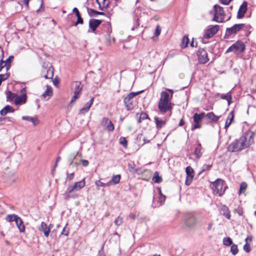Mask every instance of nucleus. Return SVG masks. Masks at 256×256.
I'll return each mask as SVG.
<instances>
[{"mask_svg": "<svg viewBox=\"0 0 256 256\" xmlns=\"http://www.w3.org/2000/svg\"><path fill=\"white\" fill-rule=\"evenodd\" d=\"M254 142L253 133L248 132L242 135L239 139L236 140L228 147L230 152H236L244 149Z\"/></svg>", "mask_w": 256, "mask_h": 256, "instance_id": "obj_1", "label": "nucleus"}, {"mask_svg": "<svg viewBox=\"0 0 256 256\" xmlns=\"http://www.w3.org/2000/svg\"><path fill=\"white\" fill-rule=\"evenodd\" d=\"M171 99L167 92H161L158 104V108L161 112L166 113L172 110L174 104L171 102Z\"/></svg>", "mask_w": 256, "mask_h": 256, "instance_id": "obj_2", "label": "nucleus"}, {"mask_svg": "<svg viewBox=\"0 0 256 256\" xmlns=\"http://www.w3.org/2000/svg\"><path fill=\"white\" fill-rule=\"evenodd\" d=\"M245 48L244 44L242 42L238 41L226 50V53L234 52L236 54H239L243 52Z\"/></svg>", "mask_w": 256, "mask_h": 256, "instance_id": "obj_3", "label": "nucleus"}, {"mask_svg": "<svg viewBox=\"0 0 256 256\" xmlns=\"http://www.w3.org/2000/svg\"><path fill=\"white\" fill-rule=\"evenodd\" d=\"M214 8V17L213 20L218 22H222L224 19V12L223 8L218 5H215Z\"/></svg>", "mask_w": 256, "mask_h": 256, "instance_id": "obj_4", "label": "nucleus"}, {"mask_svg": "<svg viewBox=\"0 0 256 256\" xmlns=\"http://www.w3.org/2000/svg\"><path fill=\"white\" fill-rule=\"evenodd\" d=\"M85 185V178H84L81 181L74 182L72 186H69L66 190V193L68 195L66 196V199L68 198L69 194H71L74 191H78L81 190L82 188L84 187Z\"/></svg>", "mask_w": 256, "mask_h": 256, "instance_id": "obj_5", "label": "nucleus"}, {"mask_svg": "<svg viewBox=\"0 0 256 256\" xmlns=\"http://www.w3.org/2000/svg\"><path fill=\"white\" fill-rule=\"evenodd\" d=\"M224 181L221 179H217L215 182L212 183V188L215 194H218L220 196L222 195L224 190H222Z\"/></svg>", "mask_w": 256, "mask_h": 256, "instance_id": "obj_6", "label": "nucleus"}, {"mask_svg": "<svg viewBox=\"0 0 256 256\" xmlns=\"http://www.w3.org/2000/svg\"><path fill=\"white\" fill-rule=\"evenodd\" d=\"M204 116L205 113L204 112L199 114L198 113L194 114L193 116L194 124L192 126V130L201 128L202 125L200 122Z\"/></svg>", "mask_w": 256, "mask_h": 256, "instance_id": "obj_7", "label": "nucleus"}, {"mask_svg": "<svg viewBox=\"0 0 256 256\" xmlns=\"http://www.w3.org/2000/svg\"><path fill=\"white\" fill-rule=\"evenodd\" d=\"M140 92H130L127 96L124 98V102L128 110H132L134 108L132 98L140 94Z\"/></svg>", "mask_w": 256, "mask_h": 256, "instance_id": "obj_8", "label": "nucleus"}, {"mask_svg": "<svg viewBox=\"0 0 256 256\" xmlns=\"http://www.w3.org/2000/svg\"><path fill=\"white\" fill-rule=\"evenodd\" d=\"M244 26V24H236L230 28H227L226 30V34L227 36H230L236 34L240 31Z\"/></svg>", "mask_w": 256, "mask_h": 256, "instance_id": "obj_9", "label": "nucleus"}, {"mask_svg": "<svg viewBox=\"0 0 256 256\" xmlns=\"http://www.w3.org/2000/svg\"><path fill=\"white\" fill-rule=\"evenodd\" d=\"M219 26L215 25L210 28L207 29L204 32V38L206 39L210 38L212 37L218 30Z\"/></svg>", "mask_w": 256, "mask_h": 256, "instance_id": "obj_10", "label": "nucleus"}, {"mask_svg": "<svg viewBox=\"0 0 256 256\" xmlns=\"http://www.w3.org/2000/svg\"><path fill=\"white\" fill-rule=\"evenodd\" d=\"M21 93L22 94L20 96L16 94V98L14 99V103L16 105L24 104L26 102L27 96L25 88L21 90Z\"/></svg>", "mask_w": 256, "mask_h": 256, "instance_id": "obj_11", "label": "nucleus"}, {"mask_svg": "<svg viewBox=\"0 0 256 256\" xmlns=\"http://www.w3.org/2000/svg\"><path fill=\"white\" fill-rule=\"evenodd\" d=\"M198 56L200 63L204 64L207 62L209 59L208 54L204 49H200L198 52Z\"/></svg>", "mask_w": 256, "mask_h": 256, "instance_id": "obj_12", "label": "nucleus"}, {"mask_svg": "<svg viewBox=\"0 0 256 256\" xmlns=\"http://www.w3.org/2000/svg\"><path fill=\"white\" fill-rule=\"evenodd\" d=\"M100 124L103 127L106 126V130L108 132H112L114 130V126L112 122L107 118H103Z\"/></svg>", "mask_w": 256, "mask_h": 256, "instance_id": "obj_13", "label": "nucleus"}, {"mask_svg": "<svg viewBox=\"0 0 256 256\" xmlns=\"http://www.w3.org/2000/svg\"><path fill=\"white\" fill-rule=\"evenodd\" d=\"M196 224V218L193 215L188 214L186 216L184 222L186 226L188 228H191L195 226Z\"/></svg>", "mask_w": 256, "mask_h": 256, "instance_id": "obj_14", "label": "nucleus"}, {"mask_svg": "<svg viewBox=\"0 0 256 256\" xmlns=\"http://www.w3.org/2000/svg\"><path fill=\"white\" fill-rule=\"evenodd\" d=\"M94 100V98L92 97L86 103V105L80 110L79 114L83 115L88 112L92 106Z\"/></svg>", "mask_w": 256, "mask_h": 256, "instance_id": "obj_15", "label": "nucleus"}, {"mask_svg": "<svg viewBox=\"0 0 256 256\" xmlns=\"http://www.w3.org/2000/svg\"><path fill=\"white\" fill-rule=\"evenodd\" d=\"M102 21L98 20L92 19L89 22V26L93 32H95L96 28L100 24Z\"/></svg>", "mask_w": 256, "mask_h": 256, "instance_id": "obj_16", "label": "nucleus"}, {"mask_svg": "<svg viewBox=\"0 0 256 256\" xmlns=\"http://www.w3.org/2000/svg\"><path fill=\"white\" fill-rule=\"evenodd\" d=\"M39 231L42 232L46 237H48L50 234V229L48 228L47 224L42 222L40 225L38 227Z\"/></svg>", "mask_w": 256, "mask_h": 256, "instance_id": "obj_17", "label": "nucleus"}, {"mask_svg": "<svg viewBox=\"0 0 256 256\" xmlns=\"http://www.w3.org/2000/svg\"><path fill=\"white\" fill-rule=\"evenodd\" d=\"M247 2H244L240 6L238 12V18H240L244 16L247 10Z\"/></svg>", "mask_w": 256, "mask_h": 256, "instance_id": "obj_18", "label": "nucleus"}, {"mask_svg": "<svg viewBox=\"0 0 256 256\" xmlns=\"http://www.w3.org/2000/svg\"><path fill=\"white\" fill-rule=\"evenodd\" d=\"M72 90L74 92H77L78 93L82 94V86L80 82H74L72 84Z\"/></svg>", "mask_w": 256, "mask_h": 256, "instance_id": "obj_19", "label": "nucleus"}, {"mask_svg": "<svg viewBox=\"0 0 256 256\" xmlns=\"http://www.w3.org/2000/svg\"><path fill=\"white\" fill-rule=\"evenodd\" d=\"M205 116L208 119L210 120V122L216 123L220 117L219 116H217L213 112H210L206 114H205Z\"/></svg>", "mask_w": 256, "mask_h": 256, "instance_id": "obj_20", "label": "nucleus"}, {"mask_svg": "<svg viewBox=\"0 0 256 256\" xmlns=\"http://www.w3.org/2000/svg\"><path fill=\"white\" fill-rule=\"evenodd\" d=\"M15 222L20 232H25V226L22 218L19 216Z\"/></svg>", "mask_w": 256, "mask_h": 256, "instance_id": "obj_21", "label": "nucleus"}, {"mask_svg": "<svg viewBox=\"0 0 256 256\" xmlns=\"http://www.w3.org/2000/svg\"><path fill=\"white\" fill-rule=\"evenodd\" d=\"M52 95V90L50 86H47L46 90L44 92L42 96L44 99L46 100H48L50 97Z\"/></svg>", "mask_w": 256, "mask_h": 256, "instance_id": "obj_22", "label": "nucleus"}, {"mask_svg": "<svg viewBox=\"0 0 256 256\" xmlns=\"http://www.w3.org/2000/svg\"><path fill=\"white\" fill-rule=\"evenodd\" d=\"M220 212L226 218L230 220V212L228 208L226 206H222L220 207Z\"/></svg>", "mask_w": 256, "mask_h": 256, "instance_id": "obj_23", "label": "nucleus"}, {"mask_svg": "<svg viewBox=\"0 0 256 256\" xmlns=\"http://www.w3.org/2000/svg\"><path fill=\"white\" fill-rule=\"evenodd\" d=\"M234 118V113L233 112H230L227 118V120L226 122L224 128L227 129L231 124Z\"/></svg>", "mask_w": 256, "mask_h": 256, "instance_id": "obj_24", "label": "nucleus"}, {"mask_svg": "<svg viewBox=\"0 0 256 256\" xmlns=\"http://www.w3.org/2000/svg\"><path fill=\"white\" fill-rule=\"evenodd\" d=\"M121 176L120 174L114 176L112 179L108 182V186L116 185L118 184L120 180Z\"/></svg>", "mask_w": 256, "mask_h": 256, "instance_id": "obj_25", "label": "nucleus"}, {"mask_svg": "<svg viewBox=\"0 0 256 256\" xmlns=\"http://www.w3.org/2000/svg\"><path fill=\"white\" fill-rule=\"evenodd\" d=\"M14 110L10 106H6L4 107L0 111V114L2 116H5L8 112H14Z\"/></svg>", "mask_w": 256, "mask_h": 256, "instance_id": "obj_26", "label": "nucleus"}, {"mask_svg": "<svg viewBox=\"0 0 256 256\" xmlns=\"http://www.w3.org/2000/svg\"><path fill=\"white\" fill-rule=\"evenodd\" d=\"M22 118L23 120L32 122L34 126H36L39 123L38 120L36 118H32L29 116H23Z\"/></svg>", "mask_w": 256, "mask_h": 256, "instance_id": "obj_27", "label": "nucleus"}, {"mask_svg": "<svg viewBox=\"0 0 256 256\" xmlns=\"http://www.w3.org/2000/svg\"><path fill=\"white\" fill-rule=\"evenodd\" d=\"M46 72V74H44V77L46 79H50L52 78L53 77V70L51 68H49L48 69L45 68L44 71L43 73H45Z\"/></svg>", "mask_w": 256, "mask_h": 256, "instance_id": "obj_28", "label": "nucleus"}, {"mask_svg": "<svg viewBox=\"0 0 256 256\" xmlns=\"http://www.w3.org/2000/svg\"><path fill=\"white\" fill-rule=\"evenodd\" d=\"M154 120L156 122V124L158 129H160L162 127L165 126L166 121L162 120H159V118L155 116L154 118Z\"/></svg>", "mask_w": 256, "mask_h": 256, "instance_id": "obj_29", "label": "nucleus"}, {"mask_svg": "<svg viewBox=\"0 0 256 256\" xmlns=\"http://www.w3.org/2000/svg\"><path fill=\"white\" fill-rule=\"evenodd\" d=\"M19 216L15 214H8L6 217V220L8 222H16Z\"/></svg>", "mask_w": 256, "mask_h": 256, "instance_id": "obj_30", "label": "nucleus"}, {"mask_svg": "<svg viewBox=\"0 0 256 256\" xmlns=\"http://www.w3.org/2000/svg\"><path fill=\"white\" fill-rule=\"evenodd\" d=\"M78 152H76L72 154L70 157V165L72 166H76L78 165V164L77 162H73V159L78 154Z\"/></svg>", "mask_w": 256, "mask_h": 256, "instance_id": "obj_31", "label": "nucleus"}, {"mask_svg": "<svg viewBox=\"0 0 256 256\" xmlns=\"http://www.w3.org/2000/svg\"><path fill=\"white\" fill-rule=\"evenodd\" d=\"M201 145L200 144L198 146L195 148L194 154L196 156L199 158L202 156V152H201Z\"/></svg>", "mask_w": 256, "mask_h": 256, "instance_id": "obj_32", "label": "nucleus"}, {"mask_svg": "<svg viewBox=\"0 0 256 256\" xmlns=\"http://www.w3.org/2000/svg\"><path fill=\"white\" fill-rule=\"evenodd\" d=\"M220 97L222 99L226 100L228 101V105H230V101L232 100V95H231V93L230 92H228L227 94H222Z\"/></svg>", "mask_w": 256, "mask_h": 256, "instance_id": "obj_33", "label": "nucleus"}, {"mask_svg": "<svg viewBox=\"0 0 256 256\" xmlns=\"http://www.w3.org/2000/svg\"><path fill=\"white\" fill-rule=\"evenodd\" d=\"M152 180L156 183H160L162 182V178L159 176L158 172H154Z\"/></svg>", "mask_w": 256, "mask_h": 256, "instance_id": "obj_34", "label": "nucleus"}, {"mask_svg": "<svg viewBox=\"0 0 256 256\" xmlns=\"http://www.w3.org/2000/svg\"><path fill=\"white\" fill-rule=\"evenodd\" d=\"M188 43L189 39L188 38V36H184L182 40L181 47L182 48H186L188 46Z\"/></svg>", "mask_w": 256, "mask_h": 256, "instance_id": "obj_35", "label": "nucleus"}, {"mask_svg": "<svg viewBox=\"0 0 256 256\" xmlns=\"http://www.w3.org/2000/svg\"><path fill=\"white\" fill-rule=\"evenodd\" d=\"M6 98L8 100H14L16 98V94L10 91H8L6 93Z\"/></svg>", "mask_w": 256, "mask_h": 256, "instance_id": "obj_36", "label": "nucleus"}, {"mask_svg": "<svg viewBox=\"0 0 256 256\" xmlns=\"http://www.w3.org/2000/svg\"><path fill=\"white\" fill-rule=\"evenodd\" d=\"M223 244L225 246H230L232 244V240L230 237H226L223 239Z\"/></svg>", "mask_w": 256, "mask_h": 256, "instance_id": "obj_37", "label": "nucleus"}, {"mask_svg": "<svg viewBox=\"0 0 256 256\" xmlns=\"http://www.w3.org/2000/svg\"><path fill=\"white\" fill-rule=\"evenodd\" d=\"M186 176H194V171L191 166H187L186 168Z\"/></svg>", "mask_w": 256, "mask_h": 256, "instance_id": "obj_38", "label": "nucleus"}, {"mask_svg": "<svg viewBox=\"0 0 256 256\" xmlns=\"http://www.w3.org/2000/svg\"><path fill=\"white\" fill-rule=\"evenodd\" d=\"M7 62H4V60H2L0 61V71L6 68V70H8L9 69V66L8 64L6 63Z\"/></svg>", "mask_w": 256, "mask_h": 256, "instance_id": "obj_39", "label": "nucleus"}, {"mask_svg": "<svg viewBox=\"0 0 256 256\" xmlns=\"http://www.w3.org/2000/svg\"><path fill=\"white\" fill-rule=\"evenodd\" d=\"M238 246L236 244H232L231 248H230V252L232 254L235 256L238 254Z\"/></svg>", "mask_w": 256, "mask_h": 256, "instance_id": "obj_40", "label": "nucleus"}, {"mask_svg": "<svg viewBox=\"0 0 256 256\" xmlns=\"http://www.w3.org/2000/svg\"><path fill=\"white\" fill-rule=\"evenodd\" d=\"M148 118V115L145 112H142L138 120V122L140 123L142 120Z\"/></svg>", "mask_w": 256, "mask_h": 256, "instance_id": "obj_41", "label": "nucleus"}, {"mask_svg": "<svg viewBox=\"0 0 256 256\" xmlns=\"http://www.w3.org/2000/svg\"><path fill=\"white\" fill-rule=\"evenodd\" d=\"M247 188V184L243 182L241 183L240 187V190H239V194H240L244 192V190H246Z\"/></svg>", "mask_w": 256, "mask_h": 256, "instance_id": "obj_42", "label": "nucleus"}, {"mask_svg": "<svg viewBox=\"0 0 256 256\" xmlns=\"http://www.w3.org/2000/svg\"><path fill=\"white\" fill-rule=\"evenodd\" d=\"M123 222V218L122 217L118 216L114 220V224L117 226H120Z\"/></svg>", "mask_w": 256, "mask_h": 256, "instance_id": "obj_43", "label": "nucleus"}, {"mask_svg": "<svg viewBox=\"0 0 256 256\" xmlns=\"http://www.w3.org/2000/svg\"><path fill=\"white\" fill-rule=\"evenodd\" d=\"M94 14L100 15H105L104 13L102 12H98L94 9H90L89 11V14L90 16H93Z\"/></svg>", "mask_w": 256, "mask_h": 256, "instance_id": "obj_44", "label": "nucleus"}, {"mask_svg": "<svg viewBox=\"0 0 256 256\" xmlns=\"http://www.w3.org/2000/svg\"><path fill=\"white\" fill-rule=\"evenodd\" d=\"M74 96L72 97V99H71V100H70V103H71V104H72V103L76 101V100L77 99H78V98H80V94H80V93H78L77 92H74Z\"/></svg>", "mask_w": 256, "mask_h": 256, "instance_id": "obj_45", "label": "nucleus"}, {"mask_svg": "<svg viewBox=\"0 0 256 256\" xmlns=\"http://www.w3.org/2000/svg\"><path fill=\"white\" fill-rule=\"evenodd\" d=\"M95 184L98 186L106 187V186H109L108 182L103 183V182H101L100 180L96 181L95 182Z\"/></svg>", "mask_w": 256, "mask_h": 256, "instance_id": "obj_46", "label": "nucleus"}, {"mask_svg": "<svg viewBox=\"0 0 256 256\" xmlns=\"http://www.w3.org/2000/svg\"><path fill=\"white\" fill-rule=\"evenodd\" d=\"M193 178V176H186L185 182L186 184V186H189L192 183Z\"/></svg>", "mask_w": 256, "mask_h": 256, "instance_id": "obj_47", "label": "nucleus"}, {"mask_svg": "<svg viewBox=\"0 0 256 256\" xmlns=\"http://www.w3.org/2000/svg\"><path fill=\"white\" fill-rule=\"evenodd\" d=\"M120 143L122 145L124 148L127 146V140L125 138L121 137L120 139Z\"/></svg>", "mask_w": 256, "mask_h": 256, "instance_id": "obj_48", "label": "nucleus"}, {"mask_svg": "<svg viewBox=\"0 0 256 256\" xmlns=\"http://www.w3.org/2000/svg\"><path fill=\"white\" fill-rule=\"evenodd\" d=\"M77 17V21L74 24V26H76L78 24H83V20L80 14L78 16H76Z\"/></svg>", "mask_w": 256, "mask_h": 256, "instance_id": "obj_49", "label": "nucleus"}, {"mask_svg": "<svg viewBox=\"0 0 256 256\" xmlns=\"http://www.w3.org/2000/svg\"><path fill=\"white\" fill-rule=\"evenodd\" d=\"M212 166V164H204L202 167L201 172L210 170Z\"/></svg>", "mask_w": 256, "mask_h": 256, "instance_id": "obj_50", "label": "nucleus"}, {"mask_svg": "<svg viewBox=\"0 0 256 256\" xmlns=\"http://www.w3.org/2000/svg\"><path fill=\"white\" fill-rule=\"evenodd\" d=\"M244 250L246 252H249L250 250H251V248H250V244H245L244 246Z\"/></svg>", "mask_w": 256, "mask_h": 256, "instance_id": "obj_51", "label": "nucleus"}, {"mask_svg": "<svg viewBox=\"0 0 256 256\" xmlns=\"http://www.w3.org/2000/svg\"><path fill=\"white\" fill-rule=\"evenodd\" d=\"M160 32H161V28H160V26H157L156 28L154 34L156 36H158L160 34Z\"/></svg>", "mask_w": 256, "mask_h": 256, "instance_id": "obj_52", "label": "nucleus"}, {"mask_svg": "<svg viewBox=\"0 0 256 256\" xmlns=\"http://www.w3.org/2000/svg\"><path fill=\"white\" fill-rule=\"evenodd\" d=\"M10 74H0V78L2 79V81L5 80L8 78Z\"/></svg>", "mask_w": 256, "mask_h": 256, "instance_id": "obj_53", "label": "nucleus"}, {"mask_svg": "<svg viewBox=\"0 0 256 256\" xmlns=\"http://www.w3.org/2000/svg\"><path fill=\"white\" fill-rule=\"evenodd\" d=\"M166 200V197L164 196L162 194L161 192L160 193V196L159 197V200L161 204L164 202Z\"/></svg>", "mask_w": 256, "mask_h": 256, "instance_id": "obj_54", "label": "nucleus"}, {"mask_svg": "<svg viewBox=\"0 0 256 256\" xmlns=\"http://www.w3.org/2000/svg\"><path fill=\"white\" fill-rule=\"evenodd\" d=\"M14 58L13 56H10L6 60H4V62H7L6 63L8 64L9 66V68L10 66V63L12 62V60Z\"/></svg>", "mask_w": 256, "mask_h": 256, "instance_id": "obj_55", "label": "nucleus"}, {"mask_svg": "<svg viewBox=\"0 0 256 256\" xmlns=\"http://www.w3.org/2000/svg\"><path fill=\"white\" fill-rule=\"evenodd\" d=\"M252 236H247L246 238L245 239L246 244H250L251 242L252 241Z\"/></svg>", "mask_w": 256, "mask_h": 256, "instance_id": "obj_56", "label": "nucleus"}, {"mask_svg": "<svg viewBox=\"0 0 256 256\" xmlns=\"http://www.w3.org/2000/svg\"><path fill=\"white\" fill-rule=\"evenodd\" d=\"M81 162L84 166H87L89 164L88 161L86 160H82Z\"/></svg>", "mask_w": 256, "mask_h": 256, "instance_id": "obj_57", "label": "nucleus"}, {"mask_svg": "<svg viewBox=\"0 0 256 256\" xmlns=\"http://www.w3.org/2000/svg\"><path fill=\"white\" fill-rule=\"evenodd\" d=\"M100 0H96V2H98V1ZM102 0V2L103 4V5L104 6H106V7H107L108 4H109V1L108 0Z\"/></svg>", "mask_w": 256, "mask_h": 256, "instance_id": "obj_58", "label": "nucleus"}, {"mask_svg": "<svg viewBox=\"0 0 256 256\" xmlns=\"http://www.w3.org/2000/svg\"><path fill=\"white\" fill-rule=\"evenodd\" d=\"M74 172H72L71 174H68L67 178L70 180H71L74 178Z\"/></svg>", "mask_w": 256, "mask_h": 256, "instance_id": "obj_59", "label": "nucleus"}, {"mask_svg": "<svg viewBox=\"0 0 256 256\" xmlns=\"http://www.w3.org/2000/svg\"><path fill=\"white\" fill-rule=\"evenodd\" d=\"M232 0H220V2H222V4H225V5H228L230 4V2Z\"/></svg>", "mask_w": 256, "mask_h": 256, "instance_id": "obj_60", "label": "nucleus"}, {"mask_svg": "<svg viewBox=\"0 0 256 256\" xmlns=\"http://www.w3.org/2000/svg\"><path fill=\"white\" fill-rule=\"evenodd\" d=\"M62 234L66 236H68V231L66 230V228H63L62 231Z\"/></svg>", "mask_w": 256, "mask_h": 256, "instance_id": "obj_61", "label": "nucleus"}, {"mask_svg": "<svg viewBox=\"0 0 256 256\" xmlns=\"http://www.w3.org/2000/svg\"><path fill=\"white\" fill-rule=\"evenodd\" d=\"M73 12H74L76 14V16H78V14H80V12H79V11L78 10V9L76 8H74V9H73Z\"/></svg>", "mask_w": 256, "mask_h": 256, "instance_id": "obj_62", "label": "nucleus"}, {"mask_svg": "<svg viewBox=\"0 0 256 256\" xmlns=\"http://www.w3.org/2000/svg\"><path fill=\"white\" fill-rule=\"evenodd\" d=\"M128 216L132 219H134L136 218V215L133 213H130Z\"/></svg>", "mask_w": 256, "mask_h": 256, "instance_id": "obj_63", "label": "nucleus"}, {"mask_svg": "<svg viewBox=\"0 0 256 256\" xmlns=\"http://www.w3.org/2000/svg\"><path fill=\"white\" fill-rule=\"evenodd\" d=\"M60 160V157L58 156L56 160V164H54V168H56L57 166L58 162Z\"/></svg>", "mask_w": 256, "mask_h": 256, "instance_id": "obj_64", "label": "nucleus"}]
</instances>
